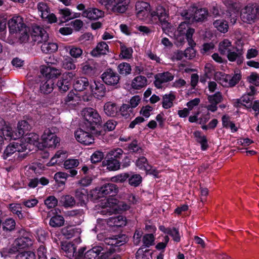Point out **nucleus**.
I'll list each match as a JSON object with an SVG mask.
<instances>
[{"label": "nucleus", "instance_id": "f257e3e1", "mask_svg": "<svg viewBox=\"0 0 259 259\" xmlns=\"http://www.w3.org/2000/svg\"><path fill=\"white\" fill-rule=\"evenodd\" d=\"M84 122L82 127L86 131H90L96 136L101 135V132L97 128L100 125L102 120L98 112L92 108H85L81 111Z\"/></svg>", "mask_w": 259, "mask_h": 259}, {"label": "nucleus", "instance_id": "f03ea898", "mask_svg": "<svg viewBox=\"0 0 259 259\" xmlns=\"http://www.w3.org/2000/svg\"><path fill=\"white\" fill-rule=\"evenodd\" d=\"M31 36L33 41H37L38 44H42L40 47L43 53H51L58 50L57 44L49 41L48 33L40 26L33 27Z\"/></svg>", "mask_w": 259, "mask_h": 259}, {"label": "nucleus", "instance_id": "7ed1b4c3", "mask_svg": "<svg viewBox=\"0 0 259 259\" xmlns=\"http://www.w3.org/2000/svg\"><path fill=\"white\" fill-rule=\"evenodd\" d=\"M181 15L191 22H203L206 20L208 12L206 8H198L195 6L190 7L183 11Z\"/></svg>", "mask_w": 259, "mask_h": 259}, {"label": "nucleus", "instance_id": "20e7f679", "mask_svg": "<svg viewBox=\"0 0 259 259\" xmlns=\"http://www.w3.org/2000/svg\"><path fill=\"white\" fill-rule=\"evenodd\" d=\"M118 187L113 183H106L91 191L90 197L95 201L107 195L114 196L118 193Z\"/></svg>", "mask_w": 259, "mask_h": 259}, {"label": "nucleus", "instance_id": "39448f33", "mask_svg": "<svg viewBox=\"0 0 259 259\" xmlns=\"http://www.w3.org/2000/svg\"><path fill=\"white\" fill-rule=\"evenodd\" d=\"M128 240V237L125 234H119L105 238L104 242L106 245L110 246L107 249H111L119 252L121 250L120 246L125 244Z\"/></svg>", "mask_w": 259, "mask_h": 259}, {"label": "nucleus", "instance_id": "423d86ee", "mask_svg": "<svg viewBox=\"0 0 259 259\" xmlns=\"http://www.w3.org/2000/svg\"><path fill=\"white\" fill-rule=\"evenodd\" d=\"M258 10V6L256 4L246 6L241 10V19L247 23L251 24L254 22Z\"/></svg>", "mask_w": 259, "mask_h": 259}, {"label": "nucleus", "instance_id": "0eeeda50", "mask_svg": "<svg viewBox=\"0 0 259 259\" xmlns=\"http://www.w3.org/2000/svg\"><path fill=\"white\" fill-rule=\"evenodd\" d=\"M151 16L152 17L156 16L158 17L159 24L161 26L162 30L164 32L167 33L169 31L171 25L169 22V17L168 14L165 12V10L161 6L157 8L156 11H153L151 13Z\"/></svg>", "mask_w": 259, "mask_h": 259}, {"label": "nucleus", "instance_id": "6e6552de", "mask_svg": "<svg viewBox=\"0 0 259 259\" xmlns=\"http://www.w3.org/2000/svg\"><path fill=\"white\" fill-rule=\"evenodd\" d=\"M103 82L117 89L120 87V75L111 68L107 69L101 75Z\"/></svg>", "mask_w": 259, "mask_h": 259}, {"label": "nucleus", "instance_id": "1a4fd4ad", "mask_svg": "<svg viewBox=\"0 0 259 259\" xmlns=\"http://www.w3.org/2000/svg\"><path fill=\"white\" fill-rule=\"evenodd\" d=\"M54 130L48 128L41 136L42 144L45 147L55 148L59 143V139L54 133Z\"/></svg>", "mask_w": 259, "mask_h": 259}, {"label": "nucleus", "instance_id": "9d476101", "mask_svg": "<svg viewBox=\"0 0 259 259\" xmlns=\"http://www.w3.org/2000/svg\"><path fill=\"white\" fill-rule=\"evenodd\" d=\"M27 145H26L25 144H23V142L19 140L17 142L11 143L7 146L4 151L3 155L4 159L6 160L12 154L16 152L18 153L25 152L27 150Z\"/></svg>", "mask_w": 259, "mask_h": 259}, {"label": "nucleus", "instance_id": "9b49d317", "mask_svg": "<svg viewBox=\"0 0 259 259\" xmlns=\"http://www.w3.org/2000/svg\"><path fill=\"white\" fill-rule=\"evenodd\" d=\"M74 135L77 141L82 144L89 145L94 143V139L92 135L94 134L90 131L80 128L75 132Z\"/></svg>", "mask_w": 259, "mask_h": 259}, {"label": "nucleus", "instance_id": "f8f14e48", "mask_svg": "<svg viewBox=\"0 0 259 259\" xmlns=\"http://www.w3.org/2000/svg\"><path fill=\"white\" fill-rule=\"evenodd\" d=\"M107 206L112 208L115 212L120 213L130 209V206L126 203L120 201L114 198H110L107 199Z\"/></svg>", "mask_w": 259, "mask_h": 259}, {"label": "nucleus", "instance_id": "ddd939ff", "mask_svg": "<svg viewBox=\"0 0 259 259\" xmlns=\"http://www.w3.org/2000/svg\"><path fill=\"white\" fill-rule=\"evenodd\" d=\"M40 73L43 75V78L51 79L53 81L61 74V71L57 68L50 66H41Z\"/></svg>", "mask_w": 259, "mask_h": 259}, {"label": "nucleus", "instance_id": "4468645a", "mask_svg": "<svg viewBox=\"0 0 259 259\" xmlns=\"http://www.w3.org/2000/svg\"><path fill=\"white\" fill-rule=\"evenodd\" d=\"M90 88L93 94L97 98L104 97L106 93V89L104 84L100 81H95L94 85H90Z\"/></svg>", "mask_w": 259, "mask_h": 259}, {"label": "nucleus", "instance_id": "2eb2a0df", "mask_svg": "<svg viewBox=\"0 0 259 259\" xmlns=\"http://www.w3.org/2000/svg\"><path fill=\"white\" fill-rule=\"evenodd\" d=\"M150 5L145 2H138L136 4V10L137 17L143 19L148 16L150 11Z\"/></svg>", "mask_w": 259, "mask_h": 259}, {"label": "nucleus", "instance_id": "dca6fc26", "mask_svg": "<svg viewBox=\"0 0 259 259\" xmlns=\"http://www.w3.org/2000/svg\"><path fill=\"white\" fill-rule=\"evenodd\" d=\"M136 164L140 169L145 170L147 173L157 177V171L152 169V166L148 163L147 160L145 157L142 156L139 158L136 161Z\"/></svg>", "mask_w": 259, "mask_h": 259}, {"label": "nucleus", "instance_id": "f3484780", "mask_svg": "<svg viewBox=\"0 0 259 259\" xmlns=\"http://www.w3.org/2000/svg\"><path fill=\"white\" fill-rule=\"evenodd\" d=\"M25 25L22 18L20 16L14 17L8 22V26L11 33H17L18 31Z\"/></svg>", "mask_w": 259, "mask_h": 259}, {"label": "nucleus", "instance_id": "a211bd4d", "mask_svg": "<svg viewBox=\"0 0 259 259\" xmlns=\"http://www.w3.org/2000/svg\"><path fill=\"white\" fill-rule=\"evenodd\" d=\"M174 75L169 72L159 73L155 76V85L158 89L162 88V83L167 82L174 79Z\"/></svg>", "mask_w": 259, "mask_h": 259}, {"label": "nucleus", "instance_id": "6ab92c4d", "mask_svg": "<svg viewBox=\"0 0 259 259\" xmlns=\"http://www.w3.org/2000/svg\"><path fill=\"white\" fill-rule=\"evenodd\" d=\"M54 81L51 79L42 77L39 85V91L43 94L51 93L54 89Z\"/></svg>", "mask_w": 259, "mask_h": 259}, {"label": "nucleus", "instance_id": "aec40b11", "mask_svg": "<svg viewBox=\"0 0 259 259\" xmlns=\"http://www.w3.org/2000/svg\"><path fill=\"white\" fill-rule=\"evenodd\" d=\"M244 52L243 49H237L236 51H231L227 54V58L231 62L236 61L238 65L243 62Z\"/></svg>", "mask_w": 259, "mask_h": 259}, {"label": "nucleus", "instance_id": "412c9836", "mask_svg": "<svg viewBox=\"0 0 259 259\" xmlns=\"http://www.w3.org/2000/svg\"><path fill=\"white\" fill-rule=\"evenodd\" d=\"M32 245V241L28 236H22L18 238L14 242V247L18 250L24 249Z\"/></svg>", "mask_w": 259, "mask_h": 259}, {"label": "nucleus", "instance_id": "4be33fe9", "mask_svg": "<svg viewBox=\"0 0 259 259\" xmlns=\"http://www.w3.org/2000/svg\"><path fill=\"white\" fill-rule=\"evenodd\" d=\"M89 79L85 77H80L76 78L73 83L74 88L76 91L82 92L90 87Z\"/></svg>", "mask_w": 259, "mask_h": 259}, {"label": "nucleus", "instance_id": "5701e85b", "mask_svg": "<svg viewBox=\"0 0 259 259\" xmlns=\"http://www.w3.org/2000/svg\"><path fill=\"white\" fill-rule=\"evenodd\" d=\"M103 11L96 8H89L82 13V16L91 20H96L104 16Z\"/></svg>", "mask_w": 259, "mask_h": 259}, {"label": "nucleus", "instance_id": "b1692460", "mask_svg": "<svg viewBox=\"0 0 259 259\" xmlns=\"http://www.w3.org/2000/svg\"><path fill=\"white\" fill-rule=\"evenodd\" d=\"M109 226L121 227L125 226L126 224V218L122 215L111 217L107 221H104Z\"/></svg>", "mask_w": 259, "mask_h": 259}, {"label": "nucleus", "instance_id": "393cba45", "mask_svg": "<svg viewBox=\"0 0 259 259\" xmlns=\"http://www.w3.org/2000/svg\"><path fill=\"white\" fill-rule=\"evenodd\" d=\"M109 52L108 46L107 44L102 41L99 42L96 47L92 50L91 54L93 56L98 57L101 55H105Z\"/></svg>", "mask_w": 259, "mask_h": 259}, {"label": "nucleus", "instance_id": "a878e982", "mask_svg": "<svg viewBox=\"0 0 259 259\" xmlns=\"http://www.w3.org/2000/svg\"><path fill=\"white\" fill-rule=\"evenodd\" d=\"M102 164L103 166H106L110 170H117L120 168L121 162L116 159L106 158L105 156Z\"/></svg>", "mask_w": 259, "mask_h": 259}, {"label": "nucleus", "instance_id": "bb28decb", "mask_svg": "<svg viewBox=\"0 0 259 259\" xmlns=\"http://www.w3.org/2000/svg\"><path fill=\"white\" fill-rule=\"evenodd\" d=\"M77 173L76 170H70V174L65 172H58L55 175L54 179L59 183L64 184L67 177L69 176L74 177L76 175Z\"/></svg>", "mask_w": 259, "mask_h": 259}, {"label": "nucleus", "instance_id": "cd10ccee", "mask_svg": "<svg viewBox=\"0 0 259 259\" xmlns=\"http://www.w3.org/2000/svg\"><path fill=\"white\" fill-rule=\"evenodd\" d=\"M103 248L101 246H97L87 251L84 255L85 259H100V254Z\"/></svg>", "mask_w": 259, "mask_h": 259}, {"label": "nucleus", "instance_id": "c85d7f7f", "mask_svg": "<svg viewBox=\"0 0 259 259\" xmlns=\"http://www.w3.org/2000/svg\"><path fill=\"white\" fill-rule=\"evenodd\" d=\"M75 197L80 206L85 205L88 200L87 191L84 188L77 189L75 191Z\"/></svg>", "mask_w": 259, "mask_h": 259}, {"label": "nucleus", "instance_id": "c756f323", "mask_svg": "<svg viewBox=\"0 0 259 259\" xmlns=\"http://www.w3.org/2000/svg\"><path fill=\"white\" fill-rule=\"evenodd\" d=\"M75 202L74 198L69 195H63L59 199V205L65 207L73 206Z\"/></svg>", "mask_w": 259, "mask_h": 259}, {"label": "nucleus", "instance_id": "7c9ffc66", "mask_svg": "<svg viewBox=\"0 0 259 259\" xmlns=\"http://www.w3.org/2000/svg\"><path fill=\"white\" fill-rule=\"evenodd\" d=\"M253 98H251L248 95H244L240 99L236 100L235 106L236 107H240L241 105H243L247 108H251L252 106V101Z\"/></svg>", "mask_w": 259, "mask_h": 259}, {"label": "nucleus", "instance_id": "2f4dec72", "mask_svg": "<svg viewBox=\"0 0 259 259\" xmlns=\"http://www.w3.org/2000/svg\"><path fill=\"white\" fill-rule=\"evenodd\" d=\"M82 71L84 74L92 77L96 76L98 74V69L96 65L94 64H85L82 68Z\"/></svg>", "mask_w": 259, "mask_h": 259}, {"label": "nucleus", "instance_id": "473e14b6", "mask_svg": "<svg viewBox=\"0 0 259 259\" xmlns=\"http://www.w3.org/2000/svg\"><path fill=\"white\" fill-rule=\"evenodd\" d=\"M104 110L107 115L114 116L117 112L116 105L111 102H107L104 105Z\"/></svg>", "mask_w": 259, "mask_h": 259}, {"label": "nucleus", "instance_id": "72a5a7b5", "mask_svg": "<svg viewBox=\"0 0 259 259\" xmlns=\"http://www.w3.org/2000/svg\"><path fill=\"white\" fill-rule=\"evenodd\" d=\"M62 235L67 239H70L77 235L78 231L73 226H68L62 229Z\"/></svg>", "mask_w": 259, "mask_h": 259}, {"label": "nucleus", "instance_id": "f704fd0d", "mask_svg": "<svg viewBox=\"0 0 259 259\" xmlns=\"http://www.w3.org/2000/svg\"><path fill=\"white\" fill-rule=\"evenodd\" d=\"M31 126L25 120L19 121L18 124L17 131L19 136H24L28 132L30 131Z\"/></svg>", "mask_w": 259, "mask_h": 259}, {"label": "nucleus", "instance_id": "c9c22d12", "mask_svg": "<svg viewBox=\"0 0 259 259\" xmlns=\"http://www.w3.org/2000/svg\"><path fill=\"white\" fill-rule=\"evenodd\" d=\"M146 83L147 79L145 76H138L133 79L132 85L134 89L139 90L144 87Z\"/></svg>", "mask_w": 259, "mask_h": 259}, {"label": "nucleus", "instance_id": "e433bc0d", "mask_svg": "<svg viewBox=\"0 0 259 259\" xmlns=\"http://www.w3.org/2000/svg\"><path fill=\"white\" fill-rule=\"evenodd\" d=\"M70 82L67 78H61L58 80L56 85L60 92L65 93L68 91L70 88Z\"/></svg>", "mask_w": 259, "mask_h": 259}, {"label": "nucleus", "instance_id": "4c0bfd02", "mask_svg": "<svg viewBox=\"0 0 259 259\" xmlns=\"http://www.w3.org/2000/svg\"><path fill=\"white\" fill-rule=\"evenodd\" d=\"M213 25L217 30L222 33H226L228 30V24L226 21L224 20H217L213 23Z\"/></svg>", "mask_w": 259, "mask_h": 259}, {"label": "nucleus", "instance_id": "58836bf2", "mask_svg": "<svg viewBox=\"0 0 259 259\" xmlns=\"http://www.w3.org/2000/svg\"><path fill=\"white\" fill-rule=\"evenodd\" d=\"M29 28L27 27L25 25L23 27L20 29L17 33V36L19 37L20 41L21 42H26L28 41L29 38Z\"/></svg>", "mask_w": 259, "mask_h": 259}, {"label": "nucleus", "instance_id": "ea45409f", "mask_svg": "<svg viewBox=\"0 0 259 259\" xmlns=\"http://www.w3.org/2000/svg\"><path fill=\"white\" fill-rule=\"evenodd\" d=\"M228 76L229 74H226L221 72H217L214 74V79L223 87H228Z\"/></svg>", "mask_w": 259, "mask_h": 259}, {"label": "nucleus", "instance_id": "a19ab883", "mask_svg": "<svg viewBox=\"0 0 259 259\" xmlns=\"http://www.w3.org/2000/svg\"><path fill=\"white\" fill-rule=\"evenodd\" d=\"M123 153V151L121 148L112 149L107 153L106 158L108 159L112 158L120 161Z\"/></svg>", "mask_w": 259, "mask_h": 259}, {"label": "nucleus", "instance_id": "79ce46f5", "mask_svg": "<svg viewBox=\"0 0 259 259\" xmlns=\"http://www.w3.org/2000/svg\"><path fill=\"white\" fill-rule=\"evenodd\" d=\"M24 136V140L25 143L23 142V144H25V145H27L28 146H29V144L34 145L35 143H37L39 139L38 135L33 133H27V134H26Z\"/></svg>", "mask_w": 259, "mask_h": 259}, {"label": "nucleus", "instance_id": "37998d69", "mask_svg": "<svg viewBox=\"0 0 259 259\" xmlns=\"http://www.w3.org/2000/svg\"><path fill=\"white\" fill-rule=\"evenodd\" d=\"M3 229L6 232H12L15 229L16 222L12 218L7 219L4 222H2Z\"/></svg>", "mask_w": 259, "mask_h": 259}, {"label": "nucleus", "instance_id": "c03bdc74", "mask_svg": "<svg viewBox=\"0 0 259 259\" xmlns=\"http://www.w3.org/2000/svg\"><path fill=\"white\" fill-rule=\"evenodd\" d=\"M49 224L52 227H60L64 225V219L61 215H56L51 218Z\"/></svg>", "mask_w": 259, "mask_h": 259}, {"label": "nucleus", "instance_id": "a18cd8bd", "mask_svg": "<svg viewBox=\"0 0 259 259\" xmlns=\"http://www.w3.org/2000/svg\"><path fill=\"white\" fill-rule=\"evenodd\" d=\"M175 99V96L171 93L165 95L163 96L162 107L165 109H168L172 106V102Z\"/></svg>", "mask_w": 259, "mask_h": 259}, {"label": "nucleus", "instance_id": "49530a36", "mask_svg": "<svg viewBox=\"0 0 259 259\" xmlns=\"http://www.w3.org/2000/svg\"><path fill=\"white\" fill-rule=\"evenodd\" d=\"M62 249L66 252L67 255L70 257L74 255L76 247L74 244L69 242L62 244Z\"/></svg>", "mask_w": 259, "mask_h": 259}, {"label": "nucleus", "instance_id": "de8ad7c7", "mask_svg": "<svg viewBox=\"0 0 259 259\" xmlns=\"http://www.w3.org/2000/svg\"><path fill=\"white\" fill-rule=\"evenodd\" d=\"M231 46V42L228 39H225L219 44V50L221 55H225L231 52L229 47Z\"/></svg>", "mask_w": 259, "mask_h": 259}, {"label": "nucleus", "instance_id": "09e8293b", "mask_svg": "<svg viewBox=\"0 0 259 259\" xmlns=\"http://www.w3.org/2000/svg\"><path fill=\"white\" fill-rule=\"evenodd\" d=\"M117 69L120 75L126 76L131 72V66L130 64L123 62L118 65Z\"/></svg>", "mask_w": 259, "mask_h": 259}, {"label": "nucleus", "instance_id": "8fccbe9b", "mask_svg": "<svg viewBox=\"0 0 259 259\" xmlns=\"http://www.w3.org/2000/svg\"><path fill=\"white\" fill-rule=\"evenodd\" d=\"M228 87H233L237 84L241 80L242 75L241 73H235L233 76L229 74Z\"/></svg>", "mask_w": 259, "mask_h": 259}, {"label": "nucleus", "instance_id": "3c124183", "mask_svg": "<svg viewBox=\"0 0 259 259\" xmlns=\"http://www.w3.org/2000/svg\"><path fill=\"white\" fill-rule=\"evenodd\" d=\"M137 259H150L152 258V253L149 249L143 250V248H139L136 253Z\"/></svg>", "mask_w": 259, "mask_h": 259}, {"label": "nucleus", "instance_id": "603ef678", "mask_svg": "<svg viewBox=\"0 0 259 259\" xmlns=\"http://www.w3.org/2000/svg\"><path fill=\"white\" fill-rule=\"evenodd\" d=\"M79 164V161L77 159H68L66 160L64 163V167L66 169L68 170L67 172L70 174V170H75L74 169V167H76Z\"/></svg>", "mask_w": 259, "mask_h": 259}, {"label": "nucleus", "instance_id": "864d4df0", "mask_svg": "<svg viewBox=\"0 0 259 259\" xmlns=\"http://www.w3.org/2000/svg\"><path fill=\"white\" fill-rule=\"evenodd\" d=\"M129 4L130 0H126V1L124 2L121 6L111 5V7H112V11L114 13H123L126 10Z\"/></svg>", "mask_w": 259, "mask_h": 259}, {"label": "nucleus", "instance_id": "5fc2aeb1", "mask_svg": "<svg viewBox=\"0 0 259 259\" xmlns=\"http://www.w3.org/2000/svg\"><path fill=\"white\" fill-rule=\"evenodd\" d=\"M194 135L197 138V141L201 144V148L203 150H206L208 147L207 140L205 137L201 136L200 132L198 131L195 132Z\"/></svg>", "mask_w": 259, "mask_h": 259}, {"label": "nucleus", "instance_id": "6e6d98bb", "mask_svg": "<svg viewBox=\"0 0 259 259\" xmlns=\"http://www.w3.org/2000/svg\"><path fill=\"white\" fill-rule=\"evenodd\" d=\"M104 153L99 150L96 151L91 157V161L92 163H98L102 161L104 157Z\"/></svg>", "mask_w": 259, "mask_h": 259}, {"label": "nucleus", "instance_id": "4d7b16f0", "mask_svg": "<svg viewBox=\"0 0 259 259\" xmlns=\"http://www.w3.org/2000/svg\"><path fill=\"white\" fill-rule=\"evenodd\" d=\"M35 253L31 251L19 252L16 256V259H35Z\"/></svg>", "mask_w": 259, "mask_h": 259}, {"label": "nucleus", "instance_id": "13d9d810", "mask_svg": "<svg viewBox=\"0 0 259 259\" xmlns=\"http://www.w3.org/2000/svg\"><path fill=\"white\" fill-rule=\"evenodd\" d=\"M38 10L41 12V17H46L49 15V8L46 3L40 2L37 5Z\"/></svg>", "mask_w": 259, "mask_h": 259}, {"label": "nucleus", "instance_id": "bf43d9fd", "mask_svg": "<svg viewBox=\"0 0 259 259\" xmlns=\"http://www.w3.org/2000/svg\"><path fill=\"white\" fill-rule=\"evenodd\" d=\"M62 67L67 70H74L76 66L73 62L72 58L68 57L63 61Z\"/></svg>", "mask_w": 259, "mask_h": 259}, {"label": "nucleus", "instance_id": "052dcab7", "mask_svg": "<svg viewBox=\"0 0 259 259\" xmlns=\"http://www.w3.org/2000/svg\"><path fill=\"white\" fill-rule=\"evenodd\" d=\"M142 182V177L140 175H133L131 177H129V184L134 187H137Z\"/></svg>", "mask_w": 259, "mask_h": 259}, {"label": "nucleus", "instance_id": "680f3d73", "mask_svg": "<svg viewBox=\"0 0 259 259\" xmlns=\"http://www.w3.org/2000/svg\"><path fill=\"white\" fill-rule=\"evenodd\" d=\"M208 101L210 103L219 104L221 103L223 100L222 94L220 92H218L212 95L208 96Z\"/></svg>", "mask_w": 259, "mask_h": 259}, {"label": "nucleus", "instance_id": "e2e57ef3", "mask_svg": "<svg viewBox=\"0 0 259 259\" xmlns=\"http://www.w3.org/2000/svg\"><path fill=\"white\" fill-rule=\"evenodd\" d=\"M120 55L124 59H130L132 56L133 49L132 48H127L125 46H121Z\"/></svg>", "mask_w": 259, "mask_h": 259}, {"label": "nucleus", "instance_id": "0e129e2a", "mask_svg": "<svg viewBox=\"0 0 259 259\" xmlns=\"http://www.w3.org/2000/svg\"><path fill=\"white\" fill-rule=\"evenodd\" d=\"M117 252V251H114L113 249H107V251L103 252L101 255L103 259H121L120 256L119 255H112V254Z\"/></svg>", "mask_w": 259, "mask_h": 259}, {"label": "nucleus", "instance_id": "69168bd1", "mask_svg": "<svg viewBox=\"0 0 259 259\" xmlns=\"http://www.w3.org/2000/svg\"><path fill=\"white\" fill-rule=\"evenodd\" d=\"M58 202V199L54 196H50L45 200V204L48 208H51L57 205Z\"/></svg>", "mask_w": 259, "mask_h": 259}, {"label": "nucleus", "instance_id": "338daca9", "mask_svg": "<svg viewBox=\"0 0 259 259\" xmlns=\"http://www.w3.org/2000/svg\"><path fill=\"white\" fill-rule=\"evenodd\" d=\"M247 80L250 83L255 86L259 85V74L255 72H252L250 75L247 77Z\"/></svg>", "mask_w": 259, "mask_h": 259}, {"label": "nucleus", "instance_id": "774afa93", "mask_svg": "<svg viewBox=\"0 0 259 259\" xmlns=\"http://www.w3.org/2000/svg\"><path fill=\"white\" fill-rule=\"evenodd\" d=\"M129 177L130 175L128 174H121L112 177L111 180L114 183H123L129 178Z\"/></svg>", "mask_w": 259, "mask_h": 259}]
</instances>
